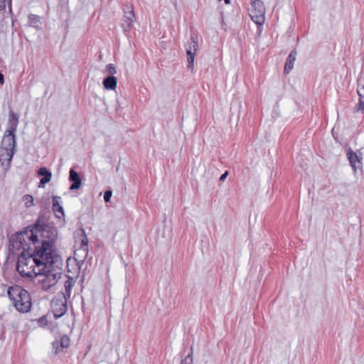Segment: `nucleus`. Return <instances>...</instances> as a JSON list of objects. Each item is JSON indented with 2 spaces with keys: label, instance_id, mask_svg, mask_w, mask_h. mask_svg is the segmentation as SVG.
<instances>
[{
  "label": "nucleus",
  "instance_id": "f257e3e1",
  "mask_svg": "<svg viewBox=\"0 0 364 364\" xmlns=\"http://www.w3.org/2000/svg\"><path fill=\"white\" fill-rule=\"evenodd\" d=\"M31 228H36V243L35 250L49 259L61 258L55 248L57 231L49 226L36 225Z\"/></svg>",
  "mask_w": 364,
  "mask_h": 364
},
{
  "label": "nucleus",
  "instance_id": "f03ea898",
  "mask_svg": "<svg viewBox=\"0 0 364 364\" xmlns=\"http://www.w3.org/2000/svg\"><path fill=\"white\" fill-rule=\"evenodd\" d=\"M47 257L34 250L32 253H20L18 257L16 270L22 278L32 281L38 275V270L42 267Z\"/></svg>",
  "mask_w": 364,
  "mask_h": 364
},
{
  "label": "nucleus",
  "instance_id": "7ed1b4c3",
  "mask_svg": "<svg viewBox=\"0 0 364 364\" xmlns=\"http://www.w3.org/2000/svg\"><path fill=\"white\" fill-rule=\"evenodd\" d=\"M62 264V259H56L47 257L42 267L38 270L37 276L34 278L37 279L38 284L41 289L47 291L56 284L61 277L60 266Z\"/></svg>",
  "mask_w": 364,
  "mask_h": 364
},
{
  "label": "nucleus",
  "instance_id": "20e7f679",
  "mask_svg": "<svg viewBox=\"0 0 364 364\" xmlns=\"http://www.w3.org/2000/svg\"><path fill=\"white\" fill-rule=\"evenodd\" d=\"M36 228H27L24 231L16 232L12 235L10 238L9 250L12 254L28 252L31 250V245L35 247L36 243Z\"/></svg>",
  "mask_w": 364,
  "mask_h": 364
},
{
  "label": "nucleus",
  "instance_id": "39448f33",
  "mask_svg": "<svg viewBox=\"0 0 364 364\" xmlns=\"http://www.w3.org/2000/svg\"><path fill=\"white\" fill-rule=\"evenodd\" d=\"M7 294L18 311L27 313L31 310L32 301L28 291L18 285H14L8 288Z\"/></svg>",
  "mask_w": 364,
  "mask_h": 364
},
{
  "label": "nucleus",
  "instance_id": "423d86ee",
  "mask_svg": "<svg viewBox=\"0 0 364 364\" xmlns=\"http://www.w3.org/2000/svg\"><path fill=\"white\" fill-rule=\"evenodd\" d=\"M16 134L5 132L1 148L6 151L7 158V163L6 168H9L11 166V161L16 153Z\"/></svg>",
  "mask_w": 364,
  "mask_h": 364
},
{
  "label": "nucleus",
  "instance_id": "0eeeda50",
  "mask_svg": "<svg viewBox=\"0 0 364 364\" xmlns=\"http://www.w3.org/2000/svg\"><path fill=\"white\" fill-rule=\"evenodd\" d=\"M190 42H188L186 48L188 68L193 70L194 67V58L198 49V36L196 33L191 35Z\"/></svg>",
  "mask_w": 364,
  "mask_h": 364
},
{
  "label": "nucleus",
  "instance_id": "6e6552de",
  "mask_svg": "<svg viewBox=\"0 0 364 364\" xmlns=\"http://www.w3.org/2000/svg\"><path fill=\"white\" fill-rule=\"evenodd\" d=\"M122 11L124 14L123 23L122 27L124 32L129 31L132 27V23L135 20V14L132 4L125 3L122 5Z\"/></svg>",
  "mask_w": 364,
  "mask_h": 364
},
{
  "label": "nucleus",
  "instance_id": "1a4fd4ad",
  "mask_svg": "<svg viewBox=\"0 0 364 364\" xmlns=\"http://www.w3.org/2000/svg\"><path fill=\"white\" fill-rule=\"evenodd\" d=\"M67 299L63 296H57L51 301V310L55 318H60L67 311Z\"/></svg>",
  "mask_w": 364,
  "mask_h": 364
},
{
  "label": "nucleus",
  "instance_id": "9d476101",
  "mask_svg": "<svg viewBox=\"0 0 364 364\" xmlns=\"http://www.w3.org/2000/svg\"><path fill=\"white\" fill-rule=\"evenodd\" d=\"M82 238L80 242V246L75 250V257L77 261L83 262L88 255V240L84 230H82Z\"/></svg>",
  "mask_w": 364,
  "mask_h": 364
},
{
  "label": "nucleus",
  "instance_id": "9b49d317",
  "mask_svg": "<svg viewBox=\"0 0 364 364\" xmlns=\"http://www.w3.org/2000/svg\"><path fill=\"white\" fill-rule=\"evenodd\" d=\"M346 155L354 171H356L358 168H360L362 167L361 156H358L351 149L348 150Z\"/></svg>",
  "mask_w": 364,
  "mask_h": 364
},
{
  "label": "nucleus",
  "instance_id": "f8f14e48",
  "mask_svg": "<svg viewBox=\"0 0 364 364\" xmlns=\"http://www.w3.org/2000/svg\"><path fill=\"white\" fill-rule=\"evenodd\" d=\"M69 181L72 183L69 188L70 190H77L81 187V178L79 173L73 168H71L69 171Z\"/></svg>",
  "mask_w": 364,
  "mask_h": 364
},
{
  "label": "nucleus",
  "instance_id": "ddd939ff",
  "mask_svg": "<svg viewBox=\"0 0 364 364\" xmlns=\"http://www.w3.org/2000/svg\"><path fill=\"white\" fill-rule=\"evenodd\" d=\"M18 124V117L16 114L11 110L9 113L8 129L6 130V132L16 134Z\"/></svg>",
  "mask_w": 364,
  "mask_h": 364
},
{
  "label": "nucleus",
  "instance_id": "4468645a",
  "mask_svg": "<svg viewBox=\"0 0 364 364\" xmlns=\"http://www.w3.org/2000/svg\"><path fill=\"white\" fill-rule=\"evenodd\" d=\"M39 176H43V178L40 180L38 187L44 188L45 184L48 183L52 177L51 172L46 167H41L38 171Z\"/></svg>",
  "mask_w": 364,
  "mask_h": 364
},
{
  "label": "nucleus",
  "instance_id": "2eb2a0df",
  "mask_svg": "<svg viewBox=\"0 0 364 364\" xmlns=\"http://www.w3.org/2000/svg\"><path fill=\"white\" fill-rule=\"evenodd\" d=\"M296 55H297V52H296V50L294 48L293 49L289 54L287 58V60H286V63H285V65H284V73L285 74H288L290 73V71L293 69V67H294V63L296 60Z\"/></svg>",
  "mask_w": 364,
  "mask_h": 364
},
{
  "label": "nucleus",
  "instance_id": "dca6fc26",
  "mask_svg": "<svg viewBox=\"0 0 364 364\" xmlns=\"http://www.w3.org/2000/svg\"><path fill=\"white\" fill-rule=\"evenodd\" d=\"M112 69H114L113 64L109 63L107 65V70L110 73V75L103 81L104 87L107 90H114V75L111 72Z\"/></svg>",
  "mask_w": 364,
  "mask_h": 364
},
{
  "label": "nucleus",
  "instance_id": "f3484780",
  "mask_svg": "<svg viewBox=\"0 0 364 364\" xmlns=\"http://www.w3.org/2000/svg\"><path fill=\"white\" fill-rule=\"evenodd\" d=\"M60 199L61 198L60 196L53 197V210L58 218H61L64 216L63 208L60 205Z\"/></svg>",
  "mask_w": 364,
  "mask_h": 364
},
{
  "label": "nucleus",
  "instance_id": "a211bd4d",
  "mask_svg": "<svg viewBox=\"0 0 364 364\" xmlns=\"http://www.w3.org/2000/svg\"><path fill=\"white\" fill-rule=\"evenodd\" d=\"M28 18L29 26L35 28L38 30L41 29L42 21L41 16L31 14L28 15Z\"/></svg>",
  "mask_w": 364,
  "mask_h": 364
},
{
  "label": "nucleus",
  "instance_id": "6ab92c4d",
  "mask_svg": "<svg viewBox=\"0 0 364 364\" xmlns=\"http://www.w3.org/2000/svg\"><path fill=\"white\" fill-rule=\"evenodd\" d=\"M250 12L265 14V7L261 0H251Z\"/></svg>",
  "mask_w": 364,
  "mask_h": 364
},
{
  "label": "nucleus",
  "instance_id": "aec40b11",
  "mask_svg": "<svg viewBox=\"0 0 364 364\" xmlns=\"http://www.w3.org/2000/svg\"><path fill=\"white\" fill-rule=\"evenodd\" d=\"M75 280L72 277H68L67 280L64 283L65 287V293L62 296L66 299H69L70 297L72 288L74 286Z\"/></svg>",
  "mask_w": 364,
  "mask_h": 364
},
{
  "label": "nucleus",
  "instance_id": "412c9836",
  "mask_svg": "<svg viewBox=\"0 0 364 364\" xmlns=\"http://www.w3.org/2000/svg\"><path fill=\"white\" fill-rule=\"evenodd\" d=\"M264 14L261 13H254L250 12V17L252 21L257 25H262L264 22Z\"/></svg>",
  "mask_w": 364,
  "mask_h": 364
},
{
  "label": "nucleus",
  "instance_id": "4be33fe9",
  "mask_svg": "<svg viewBox=\"0 0 364 364\" xmlns=\"http://www.w3.org/2000/svg\"><path fill=\"white\" fill-rule=\"evenodd\" d=\"M359 96L358 103L355 105V110L357 112L364 110V93L358 92Z\"/></svg>",
  "mask_w": 364,
  "mask_h": 364
},
{
  "label": "nucleus",
  "instance_id": "5701e85b",
  "mask_svg": "<svg viewBox=\"0 0 364 364\" xmlns=\"http://www.w3.org/2000/svg\"><path fill=\"white\" fill-rule=\"evenodd\" d=\"M23 202L26 208H29L33 205V197L31 195H25L23 197Z\"/></svg>",
  "mask_w": 364,
  "mask_h": 364
},
{
  "label": "nucleus",
  "instance_id": "b1692460",
  "mask_svg": "<svg viewBox=\"0 0 364 364\" xmlns=\"http://www.w3.org/2000/svg\"><path fill=\"white\" fill-rule=\"evenodd\" d=\"M181 363L193 364V352L191 351L184 359L181 360Z\"/></svg>",
  "mask_w": 364,
  "mask_h": 364
},
{
  "label": "nucleus",
  "instance_id": "393cba45",
  "mask_svg": "<svg viewBox=\"0 0 364 364\" xmlns=\"http://www.w3.org/2000/svg\"><path fill=\"white\" fill-rule=\"evenodd\" d=\"M70 345V339L68 336H63L60 339V346L63 348H68Z\"/></svg>",
  "mask_w": 364,
  "mask_h": 364
},
{
  "label": "nucleus",
  "instance_id": "a878e982",
  "mask_svg": "<svg viewBox=\"0 0 364 364\" xmlns=\"http://www.w3.org/2000/svg\"><path fill=\"white\" fill-rule=\"evenodd\" d=\"M112 196V191L111 190H108V191H105V195H104L105 201V202L110 201Z\"/></svg>",
  "mask_w": 364,
  "mask_h": 364
},
{
  "label": "nucleus",
  "instance_id": "bb28decb",
  "mask_svg": "<svg viewBox=\"0 0 364 364\" xmlns=\"http://www.w3.org/2000/svg\"><path fill=\"white\" fill-rule=\"evenodd\" d=\"M38 323H39L40 326L46 325V317L45 316L41 317L38 320Z\"/></svg>",
  "mask_w": 364,
  "mask_h": 364
},
{
  "label": "nucleus",
  "instance_id": "cd10ccee",
  "mask_svg": "<svg viewBox=\"0 0 364 364\" xmlns=\"http://www.w3.org/2000/svg\"><path fill=\"white\" fill-rule=\"evenodd\" d=\"M228 171H225V173H223L220 176V177L219 180H220V181H224V180L226 178V177L228 176Z\"/></svg>",
  "mask_w": 364,
  "mask_h": 364
},
{
  "label": "nucleus",
  "instance_id": "c85d7f7f",
  "mask_svg": "<svg viewBox=\"0 0 364 364\" xmlns=\"http://www.w3.org/2000/svg\"><path fill=\"white\" fill-rule=\"evenodd\" d=\"M6 7V0H0V11L4 10Z\"/></svg>",
  "mask_w": 364,
  "mask_h": 364
},
{
  "label": "nucleus",
  "instance_id": "c756f323",
  "mask_svg": "<svg viewBox=\"0 0 364 364\" xmlns=\"http://www.w3.org/2000/svg\"><path fill=\"white\" fill-rule=\"evenodd\" d=\"M4 82V78L3 74L0 73V84L3 85Z\"/></svg>",
  "mask_w": 364,
  "mask_h": 364
},
{
  "label": "nucleus",
  "instance_id": "7c9ffc66",
  "mask_svg": "<svg viewBox=\"0 0 364 364\" xmlns=\"http://www.w3.org/2000/svg\"><path fill=\"white\" fill-rule=\"evenodd\" d=\"M9 8L10 10L11 9V0H9Z\"/></svg>",
  "mask_w": 364,
  "mask_h": 364
},
{
  "label": "nucleus",
  "instance_id": "2f4dec72",
  "mask_svg": "<svg viewBox=\"0 0 364 364\" xmlns=\"http://www.w3.org/2000/svg\"><path fill=\"white\" fill-rule=\"evenodd\" d=\"M224 1H225V3L226 4H230V0H224Z\"/></svg>",
  "mask_w": 364,
  "mask_h": 364
},
{
  "label": "nucleus",
  "instance_id": "473e14b6",
  "mask_svg": "<svg viewBox=\"0 0 364 364\" xmlns=\"http://www.w3.org/2000/svg\"><path fill=\"white\" fill-rule=\"evenodd\" d=\"M117 77H115V81H114V83H115V87H117Z\"/></svg>",
  "mask_w": 364,
  "mask_h": 364
},
{
  "label": "nucleus",
  "instance_id": "72a5a7b5",
  "mask_svg": "<svg viewBox=\"0 0 364 364\" xmlns=\"http://www.w3.org/2000/svg\"><path fill=\"white\" fill-rule=\"evenodd\" d=\"M333 136L334 139H336L335 134H333Z\"/></svg>",
  "mask_w": 364,
  "mask_h": 364
},
{
  "label": "nucleus",
  "instance_id": "f704fd0d",
  "mask_svg": "<svg viewBox=\"0 0 364 364\" xmlns=\"http://www.w3.org/2000/svg\"><path fill=\"white\" fill-rule=\"evenodd\" d=\"M333 136L334 139H336L335 134H333Z\"/></svg>",
  "mask_w": 364,
  "mask_h": 364
},
{
  "label": "nucleus",
  "instance_id": "c9c22d12",
  "mask_svg": "<svg viewBox=\"0 0 364 364\" xmlns=\"http://www.w3.org/2000/svg\"><path fill=\"white\" fill-rule=\"evenodd\" d=\"M333 136L334 139H336L335 134H333Z\"/></svg>",
  "mask_w": 364,
  "mask_h": 364
},
{
  "label": "nucleus",
  "instance_id": "e433bc0d",
  "mask_svg": "<svg viewBox=\"0 0 364 364\" xmlns=\"http://www.w3.org/2000/svg\"><path fill=\"white\" fill-rule=\"evenodd\" d=\"M181 364H183V363H181Z\"/></svg>",
  "mask_w": 364,
  "mask_h": 364
}]
</instances>
